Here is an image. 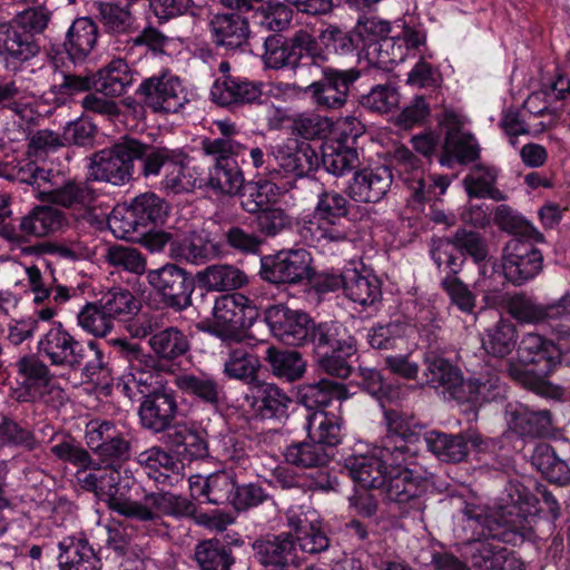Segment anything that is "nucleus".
Wrapping results in <instances>:
<instances>
[{"label":"nucleus","instance_id":"obj_56","mask_svg":"<svg viewBox=\"0 0 570 570\" xmlns=\"http://www.w3.org/2000/svg\"><path fill=\"white\" fill-rule=\"evenodd\" d=\"M177 387L187 394L195 395L204 402L217 403L223 393L217 382L207 374H181L175 377Z\"/></svg>","mask_w":570,"mask_h":570},{"label":"nucleus","instance_id":"obj_43","mask_svg":"<svg viewBox=\"0 0 570 570\" xmlns=\"http://www.w3.org/2000/svg\"><path fill=\"white\" fill-rule=\"evenodd\" d=\"M478 155V144L472 135L451 129L445 136L440 164L445 167H452L454 160L465 164L473 161Z\"/></svg>","mask_w":570,"mask_h":570},{"label":"nucleus","instance_id":"obj_5","mask_svg":"<svg viewBox=\"0 0 570 570\" xmlns=\"http://www.w3.org/2000/svg\"><path fill=\"white\" fill-rule=\"evenodd\" d=\"M77 479L83 489L95 492L112 511L139 520L142 501L138 502L134 498L140 495L141 487L127 470L107 465L79 471Z\"/></svg>","mask_w":570,"mask_h":570},{"label":"nucleus","instance_id":"obj_18","mask_svg":"<svg viewBox=\"0 0 570 570\" xmlns=\"http://www.w3.org/2000/svg\"><path fill=\"white\" fill-rule=\"evenodd\" d=\"M139 91L145 105L155 112L175 114L189 101L188 91L180 79L170 72L144 80Z\"/></svg>","mask_w":570,"mask_h":570},{"label":"nucleus","instance_id":"obj_30","mask_svg":"<svg viewBox=\"0 0 570 570\" xmlns=\"http://www.w3.org/2000/svg\"><path fill=\"white\" fill-rule=\"evenodd\" d=\"M236 7L239 11H253L254 23L266 31H282L292 20V10L281 2L237 0Z\"/></svg>","mask_w":570,"mask_h":570},{"label":"nucleus","instance_id":"obj_11","mask_svg":"<svg viewBox=\"0 0 570 570\" xmlns=\"http://www.w3.org/2000/svg\"><path fill=\"white\" fill-rule=\"evenodd\" d=\"M426 35L421 27L395 24L381 41L372 43L366 59L381 68H389L403 62L407 57L422 55L425 49Z\"/></svg>","mask_w":570,"mask_h":570},{"label":"nucleus","instance_id":"obj_42","mask_svg":"<svg viewBox=\"0 0 570 570\" xmlns=\"http://www.w3.org/2000/svg\"><path fill=\"white\" fill-rule=\"evenodd\" d=\"M422 325L412 324L410 321L395 320L385 325H376L367 333V341L374 348H395L397 340L413 337L415 333L423 335Z\"/></svg>","mask_w":570,"mask_h":570},{"label":"nucleus","instance_id":"obj_25","mask_svg":"<svg viewBox=\"0 0 570 570\" xmlns=\"http://www.w3.org/2000/svg\"><path fill=\"white\" fill-rule=\"evenodd\" d=\"M87 445L104 459H121L129 449L128 442L109 421L92 420L86 425Z\"/></svg>","mask_w":570,"mask_h":570},{"label":"nucleus","instance_id":"obj_47","mask_svg":"<svg viewBox=\"0 0 570 570\" xmlns=\"http://www.w3.org/2000/svg\"><path fill=\"white\" fill-rule=\"evenodd\" d=\"M65 224L62 213L49 206L36 207L20 222V230L27 236L43 237L59 230Z\"/></svg>","mask_w":570,"mask_h":570},{"label":"nucleus","instance_id":"obj_37","mask_svg":"<svg viewBox=\"0 0 570 570\" xmlns=\"http://www.w3.org/2000/svg\"><path fill=\"white\" fill-rule=\"evenodd\" d=\"M253 406L263 417L283 416L292 399L273 383L256 382L250 387Z\"/></svg>","mask_w":570,"mask_h":570},{"label":"nucleus","instance_id":"obj_12","mask_svg":"<svg viewBox=\"0 0 570 570\" xmlns=\"http://www.w3.org/2000/svg\"><path fill=\"white\" fill-rule=\"evenodd\" d=\"M258 317L256 306L243 294L222 295L215 301L208 331L224 341L238 340L242 330Z\"/></svg>","mask_w":570,"mask_h":570},{"label":"nucleus","instance_id":"obj_48","mask_svg":"<svg viewBox=\"0 0 570 570\" xmlns=\"http://www.w3.org/2000/svg\"><path fill=\"white\" fill-rule=\"evenodd\" d=\"M164 186L173 193H188L203 184L202 173L181 154L168 165Z\"/></svg>","mask_w":570,"mask_h":570},{"label":"nucleus","instance_id":"obj_23","mask_svg":"<svg viewBox=\"0 0 570 570\" xmlns=\"http://www.w3.org/2000/svg\"><path fill=\"white\" fill-rule=\"evenodd\" d=\"M147 281L170 306L181 308L189 305L193 283L183 268L166 264L148 271Z\"/></svg>","mask_w":570,"mask_h":570},{"label":"nucleus","instance_id":"obj_61","mask_svg":"<svg viewBox=\"0 0 570 570\" xmlns=\"http://www.w3.org/2000/svg\"><path fill=\"white\" fill-rule=\"evenodd\" d=\"M130 205L141 228H148L149 226L163 223L167 215L166 203L153 193L137 196Z\"/></svg>","mask_w":570,"mask_h":570},{"label":"nucleus","instance_id":"obj_34","mask_svg":"<svg viewBox=\"0 0 570 570\" xmlns=\"http://www.w3.org/2000/svg\"><path fill=\"white\" fill-rule=\"evenodd\" d=\"M61 570H100V560L82 538L68 537L59 543Z\"/></svg>","mask_w":570,"mask_h":570},{"label":"nucleus","instance_id":"obj_39","mask_svg":"<svg viewBox=\"0 0 570 570\" xmlns=\"http://www.w3.org/2000/svg\"><path fill=\"white\" fill-rule=\"evenodd\" d=\"M345 295L353 302L367 306L374 304L381 296V286L376 276L356 268L344 272Z\"/></svg>","mask_w":570,"mask_h":570},{"label":"nucleus","instance_id":"obj_19","mask_svg":"<svg viewBox=\"0 0 570 570\" xmlns=\"http://www.w3.org/2000/svg\"><path fill=\"white\" fill-rule=\"evenodd\" d=\"M542 267V255L528 240L514 237L510 239L503 252L502 259V283L504 279L520 285L535 277Z\"/></svg>","mask_w":570,"mask_h":570},{"label":"nucleus","instance_id":"obj_63","mask_svg":"<svg viewBox=\"0 0 570 570\" xmlns=\"http://www.w3.org/2000/svg\"><path fill=\"white\" fill-rule=\"evenodd\" d=\"M431 257L440 271L453 276L460 272L463 263V253L455 238L453 240L448 238L433 240Z\"/></svg>","mask_w":570,"mask_h":570},{"label":"nucleus","instance_id":"obj_7","mask_svg":"<svg viewBox=\"0 0 570 570\" xmlns=\"http://www.w3.org/2000/svg\"><path fill=\"white\" fill-rule=\"evenodd\" d=\"M48 21L47 10L35 8L19 13L11 23H0V59L7 68L16 69L38 53L32 36L41 32Z\"/></svg>","mask_w":570,"mask_h":570},{"label":"nucleus","instance_id":"obj_21","mask_svg":"<svg viewBox=\"0 0 570 570\" xmlns=\"http://www.w3.org/2000/svg\"><path fill=\"white\" fill-rule=\"evenodd\" d=\"M354 80L351 71L326 68L322 71V78L306 86L303 91L318 109H338L345 105Z\"/></svg>","mask_w":570,"mask_h":570},{"label":"nucleus","instance_id":"obj_57","mask_svg":"<svg viewBox=\"0 0 570 570\" xmlns=\"http://www.w3.org/2000/svg\"><path fill=\"white\" fill-rule=\"evenodd\" d=\"M151 350L161 358L174 360L184 355L189 347L188 340L176 327H167L149 338Z\"/></svg>","mask_w":570,"mask_h":570},{"label":"nucleus","instance_id":"obj_46","mask_svg":"<svg viewBox=\"0 0 570 570\" xmlns=\"http://www.w3.org/2000/svg\"><path fill=\"white\" fill-rule=\"evenodd\" d=\"M97 41V27L89 18L77 19L68 30L65 43L69 57L73 61L82 60Z\"/></svg>","mask_w":570,"mask_h":570},{"label":"nucleus","instance_id":"obj_40","mask_svg":"<svg viewBox=\"0 0 570 570\" xmlns=\"http://www.w3.org/2000/svg\"><path fill=\"white\" fill-rule=\"evenodd\" d=\"M298 396L307 410H313L328 406L334 400H347L351 394L341 383L321 380L317 383L302 385L298 390Z\"/></svg>","mask_w":570,"mask_h":570},{"label":"nucleus","instance_id":"obj_54","mask_svg":"<svg viewBox=\"0 0 570 570\" xmlns=\"http://www.w3.org/2000/svg\"><path fill=\"white\" fill-rule=\"evenodd\" d=\"M284 458L291 465L309 469L326 464L330 456L325 448L309 440L289 444Z\"/></svg>","mask_w":570,"mask_h":570},{"label":"nucleus","instance_id":"obj_35","mask_svg":"<svg viewBox=\"0 0 570 570\" xmlns=\"http://www.w3.org/2000/svg\"><path fill=\"white\" fill-rule=\"evenodd\" d=\"M499 169L491 165L473 166L463 179V186L471 198H490L495 202L504 199V194L497 187Z\"/></svg>","mask_w":570,"mask_h":570},{"label":"nucleus","instance_id":"obj_15","mask_svg":"<svg viewBox=\"0 0 570 570\" xmlns=\"http://www.w3.org/2000/svg\"><path fill=\"white\" fill-rule=\"evenodd\" d=\"M455 239L460 250H465L475 262L479 268V278L475 281L476 289L483 294L487 305H499L504 301L497 284L502 283V276L495 269L494 263L488 259V253L483 240L474 232L460 229L455 233Z\"/></svg>","mask_w":570,"mask_h":570},{"label":"nucleus","instance_id":"obj_36","mask_svg":"<svg viewBox=\"0 0 570 570\" xmlns=\"http://www.w3.org/2000/svg\"><path fill=\"white\" fill-rule=\"evenodd\" d=\"M341 419L328 412L317 410L306 415L305 428L308 440L326 446H335L342 440Z\"/></svg>","mask_w":570,"mask_h":570},{"label":"nucleus","instance_id":"obj_60","mask_svg":"<svg viewBox=\"0 0 570 570\" xmlns=\"http://www.w3.org/2000/svg\"><path fill=\"white\" fill-rule=\"evenodd\" d=\"M138 463L142 466L148 478L161 484L169 480L170 472L176 466L174 456L159 448H151L141 452L138 456Z\"/></svg>","mask_w":570,"mask_h":570},{"label":"nucleus","instance_id":"obj_33","mask_svg":"<svg viewBox=\"0 0 570 570\" xmlns=\"http://www.w3.org/2000/svg\"><path fill=\"white\" fill-rule=\"evenodd\" d=\"M509 429L519 435H542L551 428L550 413L531 411L523 404H509L505 411Z\"/></svg>","mask_w":570,"mask_h":570},{"label":"nucleus","instance_id":"obj_1","mask_svg":"<svg viewBox=\"0 0 570 570\" xmlns=\"http://www.w3.org/2000/svg\"><path fill=\"white\" fill-rule=\"evenodd\" d=\"M538 504L539 499L518 480L508 483L494 511L468 503L463 522L464 531L471 535L463 556L478 570H525L513 551L489 539L517 544L530 538L539 513Z\"/></svg>","mask_w":570,"mask_h":570},{"label":"nucleus","instance_id":"obj_20","mask_svg":"<svg viewBox=\"0 0 570 570\" xmlns=\"http://www.w3.org/2000/svg\"><path fill=\"white\" fill-rule=\"evenodd\" d=\"M38 353L52 365L76 366L83 358L82 344L61 322H52L38 341Z\"/></svg>","mask_w":570,"mask_h":570},{"label":"nucleus","instance_id":"obj_24","mask_svg":"<svg viewBox=\"0 0 570 570\" xmlns=\"http://www.w3.org/2000/svg\"><path fill=\"white\" fill-rule=\"evenodd\" d=\"M286 519L303 553H320L328 548L330 540L322 530L315 512L304 511L302 507H292L287 510Z\"/></svg>","mask_w":570,"mask_h":570},{"label":"nucleus","instance_id":"obj_45","mask_svg":"<svg viewBox=\"0 0 570 570\" xmlns=\"http://www.w3.org/2000/svg\"><path fill=\"white\" fill-rule=\"evenodd\" d=\"M282 193V188L272 180L247 183L240 194V205L248 213H262L273 207Z\"/></svg>","mask_w":570,"mask_h":570},{"label":"nucleus","instance_id":"obj_31","mask_svg":"<svg viewBox=\"0 0 570 570\" xmlns=\"http://www.w3.org/2000/svg\"><path fill=\"white\" fill-rule=\"evenodd\" d=\"M194 512V504L186 498L169 492L144 495L139 520L147 521L163 515L186 517Z\"/></svg>","mask_w":570,"mask_h":570},{"label":"nucleus","instance_id":"obj_32","mask_svg":"<svg viewBox=\"0 0 570 570\" xmlns=\"http://www.w3.org/2000/svg\"><path fill=\"white\" fill-rule=\"evenodd\" d=\"M214 41L227 49L243 46L248 36L247 20L239 12L216 14L210 21Z\"/></svg>","mask_w":570,"mask_h":570},{"label":"nucleus","instance_id":"obj_62","mask_svg":"<svg viewBox=\"0 0 570 570\" xmlns=\"http://www.w3.org/2000/svg\"><path fill=\"white\" fill-rule=\"evenodd\" d=\"M108 227L117 238L136 242L141 238V226L131 205H119L108 218Z\"/></svg>","mask_w":570,"mask_h":570},{"label":"nucleus","instance_id":"obj_10","mask_svg":"<svg viewBox=\"0 0 570 570\" xmlns=\"http://www.w3.org/2000/svg\"><path fill=\"white\" fill-rule=\"evenodd\" d=\"M320 366L328 374L347 377L351 373L348 358L356 352L354 338L336 322L324 323L314 332Z\"/></svg>","mask_w":570,"mask_h":570},{"label":"nucleus","instance_id":"obj_52","mask_svg":"<svg viewBox=\"0 0 570 570\" xmlns=\"http://www.w3.org/2000/svg\"><path fill=\"white\" fill-rule=\"evenodd\" d=\"M324 168L335 175L343 176L358 165V155L355 148L341 142L322 144V158Z\"/></svg>","mask_w":570,"mask_h":570},{"label":"nucleus","instance_id":"obj_59","mask_svg":"<svg viewBox=\"0 0 570 570\" xmlns=\"http://www.w3.org/2000/svg\"><path fill=\"white\" fill-rule=\"evenodd\" d=\"M195 559L202 570H229L230 550L218 540H206L197 544Z\"/></svg>","mask_w":570,"mask_h":570},{"label":"nucleus","instance_id":"obj_64","mask_svg":"<svg viewBox=\"0 0 570 570\" xmlns=\"http://www.w3.org/2000/svg\"><path fill=\"white\" fill-rule=\"evenodd\" d=\"M299 60V52L295 49L293 39L284 41L278 36H271L265 40L264 62L266 67L279 69L295 65Z\"/></svg>","mask_w":570,"mask_h":570},{"label":"nucleus","instance_id":"obj_4","mask_svg":"<svg viewBox=\"0 0 570 570\" xmlns=\"http://www.w3.org/2000/svg\"><path fill=\"white\" fill-rule=\"evenodd\" d=\"M348 213L347 199L336 191L318 196L313 210L303 212L297 218V233L311 246H326L351 240L350 229L341 219Z\"/></svg>","mask_w":570,"mask_h":570},{"label":"nucleus","instance_id":"obj_27","mask_svg":"<svg viewBox=\"0 0 570 570\" xmlns=\"http://www.w3.org/2000/svg\"><path fill=\"white\" fill-rule=\"evenodd\" d=\"M392 173L385 166L357 171L348 186L350 197L358 203H377L392 185Z\"/></svg>","mask_w":570,"mask_h":570},{"label":"nucleus","instance_id":"obj_53","mask_svg":"<svg viewBox=\"0 0 570 570\" xmlns=\"http://www.w3.org/2000/svg\"><path fill=\"white\" fill-rule=\"evenodd\" d=\"M261 362L256 355L244 347H237L229 352L224 363V374L230 379L243 381L250 385L258 382L256 380Z\"/></svg>","mask_w":570,"mask_h":570},{"label":"nucleus","instance_id":"obj_22","mask_svg":"<svg viewBox=\"0 0 570 570\" xmlns=\"http://www.w3.org/2000/svg\"><path fill=\"white\" fill-rule=\"evenodd\" d=\"M397 158L402 160L400 171L411 173L404 176V181L411 193L410 204L413 207L422 205L424 202L439 198L444 195L451 184V179L443 175L424 177L423 171L417 167V159L406 149L397 151Z\"/></svg>","mask_w":570,"mask_h":570},{"label":"nucleus","instance_id":"obj_6","mask_svg":"<svg viewBox=\"0 0 570 570\" xmlns=\"http://www.w3.org/2000/svg\"><path fill=\"white\" fill-rule=\"evenodd\" d=\"M518 357L520 364H510L508 367L511 377L529 390L547 394L550 386L546 379L560 363V351L554 347V343L528 333L520 342Z\"/></svg>","mask_w":570,"mask_h":570},{"label":"nucleus","instance_id":"obj_17","mask_svg":"<svg viewBox=\"0 0 570 570\" xmlns=\"http://www.w3.org/2000/svg\"><path fill=\"white\" fill-rule=\"evenodd\" d=\"M138 148V141L125 140L110 149L98 151L88 165V177L117 186L124 185L131 176L132 151Z\"/></svg>","mask_w":570,"mask_h":570},{"label":"nucleus","instance_id":"obj_9","mask_svg":"<svg viewBox=\"0 0 570 570\" xmlns=\"http://www.w3.org/2000/svg\"><path fill=\"white\" fill-rule=\"evenodd\" d=\"M265 94L276 98H287L298 94V88L291 83H265L224 75L213 83L210 89L212 100L220 106L259 104Z\"/></svg>","mask_w":570,"mask_h":570},{"label":"nucleus","instance_id":"obj_38","mask_svg":"<svg viewBox=\"0 0 570 570\" xmlns=\"http://www.w3.org/2000/svg\"><path fill=\"white\" fill-rule=\"evenodd\" d=\"M48 185H50L51 193L42 194L40 200L72 207L87 205L92 199V193L85 183H65L59 174H52Z\"/></svg>","mask_w":570,"mask_h":570},{"label":"nucleus","instance_id":"obj_3","mask_svg":"<svg viewBox=\"0 0 570 570\" xmlns=\"http://www.w3.org/2000/svg\"><path fill=\"white\" fill-rule=\"evenodd\" d=\"M424 363L428 383L444 397L481 405L504 395L505 387L493 372L479 374L465 381L460 368L441 355L428 353Z\"/></svg>","mask_w":570,"mask_h":570},{"label":"nucleus","instance_id":"obj_50","mask_svg":"<svg viewBox=\"0 0 570 570\" xmlns=\"http://www.w3.org/2000/svg\"><path fill=\"white\" fill-rule=\"evenodd\" d=\"M132 82V76L125 60L115 59L97 73L95 87L105 96H120Z\"/></svg>","mask_w":570,"mask_h":570},{"label":"nucleus","instance_id":"obj_41","mask_svg":"<svg viewBox=\"0 0 570 570\" xmlns=\"http://www.w3.org/2000/svg\"><path fill=\"white\" fill-rule=\"evenodd\" d=\"M481 342L489 355L503 358L515 348L518 332L513 323L500 318L484 331Z\"/></svg>","mask_w":570,"mask_h":570},{"label":"nucleus","instance_id":"obj_14","mask_svg":"<svg viewBox=\"0 0 570 570\" xmlns=\"http://www.w3.org/2000/svg\"><path fill=\"white\" fill-rule=\"evenodd\" d=\"M272 159L274 161V164L269 161L272 174L288 179L286 184L308 176L321 165L315 149L308 142L295 137L275 145L272 149Z\"/></svg>","mask_w":570,"mask_h":570},{"label":"nucleus","instance_id":"obj_51","mask_svg":"<svg viewBox=\"0 0 570 570\" xmlns=\"http://www.w3.org/2000/svg\"><path fill=\"white\" fill-rule=\"evenodd\" d=\"M198 282L209 291H229L244 286L247 276L230 265H213L199 273Z\"/></svg>","mask_w":570,"mask_h":570},{"label":"nucleus","instance_id":"obj_49","mask_svg":"<svg viewBox=\"0 0 570 570\" xmlns=\"http://www.w3.org/2000/svg\"><path fill=\"white\" fill-rule=\"evenodd\" d=\"M532 464L550 482L560 485L570 482V469L566 461L561 460L551 445L540 443L535 446L532 454Z\"/></svg>","mask_w":570,"mask_h":570},{"label":"nucleus","instance_id":"obj_28","mask_svg":"<svg viewBox=\"0 0 570 570\" xmlns=\"http://www.w3.org/2000/svg\"><path fill=\"white\" fill-rule=\"evenodd\" d=\"M177 404L171 393L154 392L145 396L139 407L141 424L154 432L170 430Z\"/></svg>","mask_w":570,"mask_h":570},{"label":"nucleus","instance_id":"obj_16","mask_svg":"<svg viewBox=\"0 0 570 570\" xmlns=\"http://www.w3.org/2000/svg\"><path fill=\"white\" fill-rule=\"evenodd\" d=\"M261 275L275 284H297L313 275L312 256L305 248H289L261 259Z\"/></svg>","mask_w":570,"mask_h":570},{"label":"nucleus","instance_id":"obj_29","mask_svg":"<svg viewBox=\"0 0 570 570\" xmlns=\"http://www.w3.org/2000/svg\"><path fill=\"white\" fill-rule=\"evenodd\" d=\"M253 549L259 562L265 566L285 567L297 564L299 561L297 546L288 533L257 540Z\"/></svg>","mask_w":570,"mask_h":570},{"label":"nucleus","instance_id":"obj_8","mask_svg":"<svg viewBox=\"0 0 570 570\" xmlns=\"http://www.w3.org/2000/svg\"><path fill=\"white\" fill-rule=\"evenodd\" d=\"M406 428L402 429L404 434L419 431L421 438V451L426 448L439 460L444 462H461L471 450L478 454L494 452L497 443L493 440H483L476 433L446 434L435 430L425 431L422 425L415 422L414 417L400 412Z\"/></svg>","mask_w":570,"mask_h":570},{"label":"nucleus","instance_id":"obj_44","mask_svg":"<svg viewBox=\"0 0 570 570\" xmlns=\"http://www.w3.org/2000/svg\"><path fill=\"white\" fill-rule=\"evenodd\" d=\"M168 436L179 453H185L190 459H199L207 455L205 431L194 423H177L170 428Z\"/></svg>","mask_w":570,"mask_h":570},{"label":"nucleus","instance_id":"obj_2","mask_svg":"<svg viewBox=\"0 0 570 570\" xmlns=\"http://www.w3.org/2000/svg\"><path fill=\"white\" fill-rule=\"evenodd\" d=\"M384 419L386 434L382 444L368 453L350 455L345 459V468L361 488L377 489L397 504H416L426 489V480L409 468L421 452L419 431L404 434L405 421L397 411H385Z\"/></svg>","mask_w":570,"mask_h":570},{"label":"nucleus","instance_id":"obj_26","mask_svg":"<svg viewBox=\"0 0 570 570\" xmlns=\"http://www.w3.org/2000/svg\"><path fill=\"white\" fill-rule=\"evenodd\" d=\"M109 343L130 363V372L124 374L119 380L118 387H121L125 395L134 397L136 391L144 394L149 392L148 386L153 384L154 376L150 372L140 371L142 351L138 343L126 338H112Z\"/></svg>","mask_w":570,"mask_h":570},{"label":"nucleus","instance_id":"obj_58","mask_svg":"<svg viewBox=\"0 0 570 570\" xmlns=\"http://www.w3.org/2000/svg\"><path fill=\"white\" fill-rule=\"evenodd\" d=\"M552 99L570 101V80L558 77L550 86V90L531 92L523 102V108L531 115H542L549 109Z\"/></svg>","mask_w":570,"mask_h":570},{"label":"nucleus","instance_id":"obj_13","mask_svg":"<svg viewBox=\"0 0 570 570\" xmlns=\"http://www.w3.org/2000/svg\"><path fill=\"white\" fill-rule=\"evenodd\" d=\"M242 144L226 140H203V150L212 156L215 164L209 170L208 185L227 195L237 194L244 185V177L234 157L242 154Z\"/></svg>","mask_w":570,"mask_h":570},{"label":"nucleus","instance_id":"obj_55","mask_svg":"<svg viewBox=\"0 0 570 570\" xmlns=\"http://www.w3.org/2000/svg\"><path fill=\"white\" fill-rule=\"evenodd\" d=\"M500 286L501 284H497L504 301L499 305H490L491 307L507 305L509 313L521 323L539 324L548 321L547 305L537 304L523 295H514L508 298Z\"/></svg>","mask_w":570,"mask_h":570}]
</instances>
